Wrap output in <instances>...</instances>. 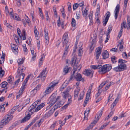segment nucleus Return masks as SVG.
<instances>
[{
    "label": "nucleus",
    "instance_id": "20",
    "mask_svg": "<svg viewBox=\"0 0 130 130\" xmlns=\"http://www.w3.org/2000/svg\"><path fill=\"white\" fill-rule=\"evenodd\" d=\"M30 116L31 115L29 114H28L21 120V123L25 122L27 121L28 120L30 119Z\"/></svg>",
    "mask_w": 130,
    "mask_h": 130
},
{
    "label": "nucleus",
    "instance_id": "62",
    "mask_svg": "<svg viewBox=\"0 0 130 130\" xmlns=\"http://www.w3.org/2000/svg\"><path fill=\"white\" fill-rule=\"evenodd\" d=\"M16 126V124L15 123H14L12 125L10 126L9 128V129L10 130H11L13 128L15 127V126Z\"/></svg>",
    "mask_w": 130,
    "mask_h": 130
},
{
    "label": "nucleus",
    "instance_id": "21",
    "mask_svg": "<svg viewBox=\"0 0 130 130\" xmlns=\"http://www.w3.org/2000/svg\"><path fill=\"white\" fill-rule=\"evenodd\" d=\"M118 65L119 66V68H120L121 71L126 70L127 69L126 65L125 64H119Z\"/></svg>",
    "mask_w": 130,
    "mask_h": 130
},
{
    "label": "nucleus",
    "instance_id": "25",
    "mask_svg": "<svg viewBox=\"0 0 130 130\" xmlns=\"http://www.w3.org/2000/svg\"><path fill=\"white\" fill-rule=\"evenodd\" d=\"M25 74L24 73H20L18 77H17L16 76V78H19L18 79H20V80H21V81H22L25 76Z\"/></svg>",
    "mask_w": 130,
    "mask_h": 130
},
{
    "label": "nucleus",
    "instance_id": "45",
    "mask_svg": "<svg viewBox=\"0 0 130 130\" xmlns=\"http://www.w3.org/2000/svg\"><path fill=\"white\" fill-rule=\"evenodd\" d=\"M109 123H105V124L102 125L101 127L99 129V130H102L103 129L105 128L106 127V126Z\"/></svg>",
    "mask_w": 130,
    "mask_h": 130
},
{
    "label": "nucleus",
    "instance_id": "31",
    "mask_svg": "<svg viewBox=\"0 0 130 130\" xmlns=\"http://www.w3.org/2000/svg\"><path fill=\"white\" fill-rule=\"evenodd\" d=\"M44 121V119L41 118L36 123L37 125H38V127H39L41 125V124Z\"/></svg>",
    "mask_w": 130,
    "mask_h": 130
},
{
    "label": "nucleus",
    "instance_id": "58",
    "mask_svg": "<svg viewBox=\"0 0 130 130\" xmlns=\"http://www.w3.org/2000/svg\"><path fill=\"white\" fill-rule=\"evenodd\" d=\"M69 105L67 103L66 104L63 106L61 108V109L63 110L67 108Z\"/></svg>",
    "mask_w": 130,
    "mask_h": 130
},
{
    "label": "nucleus",
    "instance_id": "35",
    "mask_svg": "<svg viewBox=\"0 0 130 130\" xmlns=\"http://www.w3.org/2000/svg\"><path fill=\"white\" fill-rule=\"evenodd\" d=\"M58 83V82H57V83H55L54 84H52V85L51 84V85L50 86L48 87L49 89H50L52 91H53L54 89V87Z\"/></svg>",
    "mask_w": 130,
    "mask_h": 130
},
{
    "label": "nucleus",
    "instance_id": "6",
    "mask_svg": "<svg viewBox=\"0 0 130 130\" xmlns=\"http://www.w3.org/2000/svg\"><path fill=\"white\" fill-rule=\"evenodd\" d=\"M93 72L90 70L86 69L85 71H84L83 74L85 75L89 76L90 78H92L93 76Z\"/></svg>",
    "mask_w": 130,
    "mask_h": 130
},
{
    "label": "nucleus",
    "instance_id": "4",
    "mask_svg": "<svg viewBox=\"0 0 130 130\" xmlns=\"http://www.w3.org/2000/svg\"><path fill=\"white\" fill-rule=\"evenodd\" d=\"M73 79H75V80L78 82H80L81 81L82 82H84V78L82 77V75L80 73L77 72L75 74Z\"/></svg>",
    "mask_w": 130,
    "mask_h": 130
},
{
    "label": "nucleus",
    "instance_id": "28",
    "mask_svg": "<svg viewBox=\"0 0 130 130\" xmlns=\"http://www.w3.org/2000/svg\"><path fill=\"white\" fill-rule=\"evenodd\" d=\"M95 41L94 40H93L90 47V50L91 51H93L94 49V45H95Z\"/></svg>",
    "mask_w": 130,
    "mask_h": 130
},
{
    "label": "nucleus",
    "instance_id": "17",
    "mask_svg": "<svg viewBox=\"0 0 130 130\" xmlns=\"http://www.w3.org/2000/svg\"><path fill=\"white\" fill-rule=\"evenodd\" d=\"M102 48L101 47H99L97 49V51L96 52V60H97L99 58V57L101 53Z\"/></svg>",
    "mask_w": 130,
    "mask_h": 130
},
{
    "label": "nucleus",
    "instance_id": "39",
    "mask_svg": "<svg viewBox=\"0 0 130 130\" xmlns=\"http://www.w3.org/2000/svg\"><path fill=\"white\" fill-rule=\"evenodd\" d=\"M114 71L116 72H119L121 71L120 68H119V65L117 67H115L113 69Z\"/></svg>",
    "mask_w": 130,
    "mask_h": 130
},
{
    "label": "nucleus",
    "instance_id": "3",
    "mask_svg": "<svg viewBox=\"0 0 130 130\" xmlns=\"http://www.w3.org/2000/svg\"><path fill=\"white\" fill-rule=\"evenodd\" d=\"M13 117V116L12 115H11L10 113H8L7 115H6L4 117V118L2 120L1 122H0V126H1L2 125H4L7 123L11 120Z\"/></svg>",
    "mask_w": 130,
    "mask_h": 130
},
{
    "label": "nucleus",
    "instance_id": "56",
    "mask_svg": "<svg viewBox=\"0 0 130 130\" xmlns=\"http://www.w3.org/2000/svg\"><path fill=\"white\" fill-rule=\"evenodd\" d=\"M123 57L125 59H127V55L126 52H124L122 54Z\"/></svg>",
    "mask_w": 130,
    "mask_h": 130
},
{
    "label": "nucleus",
    "instance_id": "32",
    "mask_svg": "<svg viewBox=\"0 0 130 130\" xmlns=\"http://www.w3.org/2000/svg\"><path fill=\"white\" fill-rule=\"evenodd\" d=\"M30 50L31 54L33 56L32 57V59L33 60H34V59H35V58L36 57V53H34V49H31V48Z\"/></svg>",
    "mask_w": 130,
    "mask_h": 130
},
{
    "label": "nucleus",
    "instance_id": "41",
    "mask_svg": "<svg viewBox=\"0 0 130 130\" xmlns=\"http://www.w3.org/2000/svg\"><path fill=\"white\" fill-rule=\"evenodd\" d=\"M90 110L89 109L88 110L85 111L84 112V115L85 116L84 118L85 119V118H87V117L88 116V114Z\"/></svg>",
    "mask_w": 130,
    "mask_h": 130
},
{
    "label": "nucleus",
    "instance_id": "1",
    "mask_svg": "<svg viewBox=\"0 0 130 130\" xmlns=\"http://www.w3.org/2000/svg\"><path fill=\"white\" fill-rule=\"evenodd\" d=\"M68 38V35L67 34H64L62 38V41H63V46L64 47V45H65L66 47H65V50L64 51L62 57H64L66 56L67 54L68 51L67 49L69 47V45L70 44L68 42L67 40Z\"/></svg>",
    "mask_w": 130,
    "mask_h": 130
},
{
    "label": "nucleus",
    "instance_id": "15",
    "mask_svg": "<svg viewBox=\"0 0 130 130\" xmlns=\"http://www.w3.org/2000/svg\"><path fill=\"white\" fill-rule=\"evenodd\" d=\"M120 5L118 4L117 5L115 11V18L116 19L117 18L118 14L120 10Z\"/></svg>",
    "mask_w": 130,
    "mask_h": 130
},
{
    "label": "nucleus",
    "instance_id": "10",
    "mask_svg": "<svg viewBox=\"0 0 130 130\" xmlns=\"http://www.w3.org/2000/svg\"><path fill=\"white\" fill-rule=\"evenodd\" d=\"M121 96V94L120 93H118L117 98L112 104L111 106V109H112L114 106H116V104L117 103L119 99L120 98Z\"/></svg>",
    "mask_w": 130,
    "mask_h": 130
},
{
    "label": "nucleus",
    "instance_id": "46",
    "mask_svg": "<svg viewBox=\"0 0 130 130\" xmlns=\"http://www.w3.org/2000/svg\"><path fill=\"white\" fill-rule=\"evenodd\" d=\"M106 70L107 72L109 71L111 69L112 66L110 65L106 64Z\"/></svg>",
    "mask_w": 130,
    "mask_h": 130
},
{
    "label": "nucleus",
    "instance_id": "12",
    "mask_svg": "<svg viewBox=\"0 0 130 130\" xmlns=\"http://www.w3.org/2000/svg\"><path fill=\"white\" fill-rule=\"evenodd\" d=\"M71 68L67 66H65L63 68V74L65 75L68 73L69 72L71 71Z\"/></svg>",
    "mask_w": 130,
    "mask_h": 130
},
{
    "label": "nucleus",
    "instance_id": "30",
    "mask_svg": "<svg viewBox=\"0 0 130 130\" xmlns=\"http://www.w3.org/2000/svg\"><path fill=\"white\" fill-rule=\"evenodd\" d=\"M101 65H99L98 66L96 65H92L91 66V68L94 70L96 69H99L101 67Z\"/></svg>",
    "mask_w": 130,
    "mask_h": 130
},
{
    "label": "nucleus",
    "instance_id": "27",
    "mask_svg": "<svg viewBox=\"0 0 130 130\" xmlns=\"http://www.w3.org/2000/svg\"><path fill=\"white\" fill-rule=\"evenodd\" d=\"M78 89L77 90H75L74 91V96L75 98H77L78 96V95L79 93L80 89H78V88L77 87Z\"/></svg>",
    "mask_w": 130,
    "mask_h": 130
},
{
    "label": "nucleus",
    "instance_id": "43",
    "mask_svg": "<svg viewBox=\"0 0 130 130\" xmlns=\"http://www.w3.org/2000/svg\"><path fill=\"white\" fill-rule=\"evenodd\" d=\"M83 12V15L84 17H86L87 14L88 10L85 9Z\"/></svg>",
    "mask_w": 130,
    "mask_h": 130
},
{
    "label": "nucleus",
    "instance_id": "47",
    "mask_svg": "<svg viewBox=\"0 0 130 130\" xmlns=\"http://www.w3.org/2000/svg\"><path fill=\"white\" fill-rule=\"evenodd\" d=\"M5 104H3L2 105V106H0V111L1 112H3L5 110V108L4 107V105Z\"/></svg>",
    "mask_w": 130,
    "mask_h": 130
},
{
    "label": "nucleus",
    "instance_id": "60",
    "mask_svg": "<svg viewBox=\"0 0 130 130\" xmlns=\"http://www.w3.org/2000/svg\"><path fill=\"white\" fill-rule=\"evenodd\" d=\"M11 76H9V77H8V82L10 83V84H11L12 83V79L11 78Z\"/></svg>",
    "mask_w": 130,
    "mask_h": 130
},
{
    "label": "nucleus",
    "instance_id": "11",
    "mask_svg": "<svg viewBox=\"0 0 130 130\" xmlns=\"http://www.w3.org/2000/svg\"><path fill=\"white\" fill-rule=\"evenodd\" d=\"M36 106V103H33L32 105L29 106L28 108V110H29V112H31L32 113L35 112L34 111L35 110V108Z\"/></svg>",
    "mask_w": 130,
    "mask_h": 130
},
{
    "label": "nucleus",
    "instance_id": "33",
    "mask_svg": "<svg viewBox=\"0 0 130 130\" xmlns=\"http://www.w3.org/2000/svg\"><path fill=\"white\" fill-rule=\"evenodd\" d=\"M117 58L115 56H113L111 57V61L112 62V63H116L117 61L116 60L117 59Z\"/></svg>",
    "mask_w": 130,
    "mask_h": 130
},
{
    "label": "nucleus",
    "instance_id": "23",
    "mask_svg": "<svg viewBox=\"0 0 130 130\" xmlns=\"http://www.w3.org/2000/svg\"><path fill=\"white\" fill-rule=\"evenodd\" d=\"M55 111V110H54V108H53V107L49 110L48 112L46 113V116L47 117H50L51 115H52L54 111Z\"/></svg>",
    "mask_w": 130,
    "mask_h": 130
},
{
    "label": "nucleus",
    "instance_id": "26",
    "mask_svg": "<svg viewBox=\"0 0 130 130\" xmlns=\"http://www.w3.org/2000/svg\"><path fill=\"white\" fill-rule=\"evenodd\" d=\"M52 91L48 87L46 90L44 92V95L43 96V97H44L45 96L46 94H47L52 92Z\"/></svg>",
    "mask_w": 130,
    "mask_h": 130
},
{
    "label": "nucleus",
    "instance_id": "37",
    "mask_svg": "<svg viewBox=\"0 0 130 130\" xmlns=\"http://www.w3.org/2000/svg\"><path fill=\"white\" fill-rule=\"evenodd\" d=\"M84 95V92H81L79 95V96L78 99V100L79 101L80 100L82 99L83 98Z\"/></svg>",
    "mask_w": 130,
    "mask_h": 130
},
{
    "label": "nucleus",
    "instance_id": "16",
    "mask_svg": "<svg viewBox=\"0 0 130 130\" xmlns=\"http://www.w3.org/2000/svg\"><path fill=\"white\" fill-rule=\"evenodd\" d=\"M64 103H62L61 101H60L57 102L53 107V108H54V110H55L57 108H60L63 104Z\"/></svg>",
    "mask_w": 130,
    "mask_h": 130
},
{
    "label": "nucleus",
    "instance_id": "18",
    "mask_svg": "<svg viewBox=\"0 0 130 130\" xmlns=\"http://www.w3.org/2000/svg\"><path fill=\"white\" fill-rule=\"evenodd\" d=\"M11 46L12 50L14 53L15 54L18 53L17 51L18 50V47H17L15 44H11Z\"/></svg>",
    "mask_w": 130,
    "mask_h": 130
},
{
    "label": "nucleus",
    "instance_id": "49",
    "mask_svg": "<svg viewBox=\"0 0 130 130\" xmlns=\"http://www.w3.org/2000/svg\"><path fill=\"white\" fill-rule=\"evenodd\" d=\"M128 18H127V22L128 23V26L127 27V30H129L130 28V21H129Z\"/></svg>",
    "mask_w": 130,
    "mask_h": 130
},
{
    "label": "nucleus",
    "instance_id": "51",
    "mask_svg": "<svg viewBox=\"0 0 130 130\" xmlns=\"http://www.w3.org/2000/svg\"><path fill=\"white\" fill-rule=\"evenodd\" d=\"M101 92H100V89H99L98 90V92L96 93V94L95 95V96L96 99H97L100 95Z\"/></svg>",
    "mask_w": 130,
    "mask_h": 130
},
{
    "label": "nucleus",
    "instance_id": "64",
    "mask_svg": "<svg viewBox=\"0 0 130 130\" xmlns=\"http://www.w3.org/2000/svg\"><path fill=\"white\" fill-rule=\"evenodd\" d=\"M69 97V98H68V101L67 103L69 105V104L71 103L72 102V100H71L72 97L71 95H70V96Z\"/></svg>",
    "mask_w": 130,
    "mask_h": 130
},
{
    "label": "nucleus",
    "instance_id": "19",
    "mask_svg": "<svg viewBox=\"0 0 130 130\" xmlns=\"http://www.w3.org/2000/svg\"><path fill=\"white\" fill-rule=\"evenodd\" d=\"M103 56V59H105L107 58L109 56V54L108 52L106 51H105L102 54Z\"/></svg>",
    "mask_w": 130,
    "mask_h": 130
},
{
    "label": "nucleus",
    "instance_id": "53",
    "mask_svg": "<svg viewBox=\"0 0 130 130\" xmlns=\"http://www.w3.org/2000/svg\"><path fill=\"white\" fill-rule=\"evenodd\" d=\"M40 105H39L35 109V110L34 111L35 112H36L40 110L41 108Z\"/></svg>",
    "mask_w": 130,
    "mask_h": 130
},
{
    "label": "nucleus",
    "instance_id": "7",
    "mask_svg": "<svg viewBox=\"0 0 130 130\" xmlns=\"http://www.w3.org/2000/svg\"><path fill=\"white\" fill-rule=\"evenodd\" d=\"M46 68H45L43 70L39 75L37 77V78L40 77L42 81H44L45 79L46 76V74H45L46 71Z\"/></svg>",
    "mask_w": 130,
    "mask_h": 130
},
{
    "label": "nucleus",
    "instance_id": "40",
    "mask_svg": "<svg viewBox=\"0 0 130 130\" xmlns=\"http://www.w3.org/2000/svg\"><path fill=\"white\" fill-rule=\"evenodd\" d=\"M80 4L77 3H75L73 6V9L74 10H75L79 6Z\"/></svg>",
    "mask_w": 130,
    "mask_h": 130
},
{
    "label": "nucleus",
    "instance_id": "22",
    "mask_svg": "<svg viewBox=\"0 0 130 130\" xmlns=\"http://www.w3.org/2000/svg\"><path fill=\"white\" fill-rule=\"evenodd\" d=\"M44 32L45 33V43L47 44L49 42L48 33L47 32H46L45 30H44Z\"/></svg>",
    "mask_w": 130,
    "mask_h": 130
},
{
    "label": "nucleus",
    "instance_id": "34",
    "mask_svg": "<svg viewBox=\"0 0 130 130\" xmlns=\"http://www.w3.org/2000/svg\"><path fill=\"white\" fill-rule=\"evenodd\" d=\"M5 73V71L3 70L2 68L1 67L0 69V77H2L4 75Z\"/></svg>",
    "mask_w": 130,
    "mask_h": 130
},
{
    "label": "nucleus",
    "instance_id": "9",
    "mask_svg": "<svg viewBox=\"0 0 130 130\" xmlns=\"http://www.w3.org/2000/svg\"><path fill=\"white\" fill-rule=\"evenodd\" d=\"M110 15V12L108 11L107 13L105 14V16H106L105 19L103 22V25L105 26L107 24Z\"/></svg>",
    "mask_w": 130,
    "mask_h": 130
},
{
    "label": "nucleus",
    "instance_id": "55",
    "mask_svg": "<svg viewBox=\"0 0 130 130\" xmlns=\"http://www.w3.org/2000/svg\"><path fill=\"white\" fill-rule=\"evenodd\" d=\"M24 60L22 59H19L18 60V63L19 64H21L23 63Z\"/></svg>",
    "mask_w": 130,
    "mask_h": 130
},
{
    "label": "nucleus",
    "instance_id": "50",
    "mask_svg": "<svg viewBox=\"0 0 130 130\" xmlns=\"http://www.w3.org/2000/svg\"><path fill=\"white\" fill-rule=\"evenodd\" d=\"M23 50L24 52V53L26 54V52L27 51V49L26 47V45L25 44L24 46L23 45Z\"/></svg>",
    "mask_w": 130,
    "mask_h": 130
},
{
    "label": "nucleus",
    "instance_id": "61",
    "mask_svg": "<svg viewBox=\"0 0 130 130\" xmlns=\"http://www.w3.org/2000/svg\"><path fill=\"white\" fill-rule=\"evenodd\" d=\"M106 84V83H102L98 87V89H100L101 88H102L103 86L105 85Z\"/></svg>",
    "mask_w": 130,
    "mask_h": 130
},
{
    "label": "nucleus",
    "instance_id": "48",
    "mask_svg": "<svg viewBox=\"0 0 130 130\" xmlns=\"http://www.w3.org/2000/svg\"><path fill=\"white\" fill-rule=\"evenodd\" d=\"M100 6H97V8L96 9V11L95 13V15H97V16L99 14V13L100 12Z\"/></svg>",
    "mask_w": 130,
    "mask_h": 130
},
{
    "label": "nucleus",
    "instance_id": "59",
    "mask_svg": "<svg viewBox=\"0 0 130 130\" xmlns=\"http://www.w3.org/2000/svg\"><path fill=\"white\" fill-rule=\"evenodd\" d=\"M78 53L79 56H81L82 54V49H79L78 51Z\"/></svg>",
    "mask_w": 130,
    "mask_h": 130
},
{
    "label": "nucleus",
    "instance_id": "52",
    "mask_svg": "<svg viewBox=\"0 0 130 130\" xmlns=\"http://www.w3.org/2000/svg\"><path fill=\"white\" fill-rule=\"evenodd\" d=\"M91 92L90 91H88L87 92L86 94V99H89V97H90V94Z\"/></svg>",
    "mask_w": 130,
    "mask_h": 130
},
{
    "label": "nucleus",
    "instance_id": "8",
    "mask_svg": "<svg viewBox=\"0 0 130 130\" xmlns=\"http://www.w3.org/2000/svg\"><path fill=\"white\" fill-rule=\"evenodd\" d=\"M77 70V66H74L73 67V69L71 73V75L70 77V78L68 80V81L70 82L73 79L74 75L75 72Z\"/></svg>",
    "mask_w": 130,
    "mask_h": 130
},
{
    "label": "nucleus",
    "instance_id": "38",
    "mask_svg": "<svg viewBox=\"0 0 130 130\" xmlns=\"http://www.w3.org/2000/svg\"><path fill=\"white\" fill-rule=\"evenodd\" d=\"M127 62V61L121 59H119L118 60V63L122 64H125L124 63Z\"/></svg>",
    "mask_w": 130,
    "mask_h": 130
},
{
    "label": "nucleus",
    "instance_id": "44",
    "mask_svg": "<svg viewBox=\"0 0 130 130\" xmlns=\"http://www.w3.org/2000/svg\"><path fill=\"white\" fill-rule=\"evenodd\" d=\"M34 33L36 38L38 40L39 39L38 35L39 34V32L38 31H34Z\"/></svg>",
    "mask_w": 130,
    "mask_h": 130
},
{
    "label": "nucleus",
    "instance_id": "42",
    "mask_svg": "<svg viewBox=\"0 0 130 130\" xmlns=\"http://www.w3.org/2000/svg\"><path fill=\"white\" fill-rule=\"evenodd\" d=\"M71 24L72 26L73 27H75L76 26V22L75 19L73 18L72 19Z\"/></svg>",
    "mask_w": 130,
    "mask_h": 130
},
{
    "label": "nucleus",
    "instance_id": "57",
    "mask_svg": "<svg viewBox=\"0 0 130 130\" xmlns=\"http://www.w3.org/2000/svg\"><path fill=\"white\" fill-rule=\"evenodd\" d=\"M119 50L121 52L123 51V45H119Z\"/></svg>",
    "mask_w": 130,
    "mask_h": 130
},
{
    "label": "nucleus",
    "instance_id": "63",
    "mask_svg": "<svg viewBox=\"0 0 130 130\" xmlns=\"http://www.w3.org/2000/svg\"><path fill=\"white\" fill-rule=\"evenodd\" d=\"M15 19L16 20L20 21L21 19L19 17V16L17 15H15Z\"/></svg>",
    "mask_w": 130,
    "mask_h": 130
},
{
    "label": "nucleus",
    "instance_id": "13",
    "mask_svg": "<svg viewBox=\"0 0 130 130\" xmlns=\"http://www.w3.org/2000/svg\"><path fill=\"white\" fill-rule=\"evenodd\" d=\"M41 85L39 84L36 87L31 91V93L32 95H34L36 93L37 91L39 90V88L41 87Z\"/></svg>",
    "mask_w": 130,
    "mask_h": 130
},
{
    "label": "nucleus",
    "instance_id": "29",
    "mask_svg": "<svg viewBox=\"0 0 130 130\" xmlns=\"http://www.w3.org/2000/svg\"><path fill=\"white\" fill-rule=\"evenodd\" d=\"M44 57L43 55H42L41 58L40 59V61L39 63V67H40V66L43 63V61L44 60Z\"/></svg>",
    "mask_w": 130,
    "mask_h": 130
},
{
    "label": "nucleus",
    "instance_id": "14",
    "mask_svg": "<svg viewBox=\"0 0 130 130\" xmlns=\"http://www.w3.org/2000/svg\"><path fill=\"white\" fill-rule=\"evenodd\" d=\"M106 65H104L102 66L101 68L98 70V72L100 73L102 72V73H105L107 72L106 70Z\"/></svg>",
    "mask_w": 130,
    "mask_h": 130
},
{
    "label": "nucleus",
    "instance_id": "2",
    "mask_svg": "<svg viewBox=\"0 0 130 130\" xmlns=\"http://www.w3.org/2000/svg\"><path fill=\"white\" fill-rule=\"evenodd\" d=\"M60 97V96H58L56 97V95L54 94H52L48 99V103H47L49 104V106L51 107L58 100Z\"/></svg>",
    "mask_w": 130,
    "mask_h": 130
},
{
    "label": "nucleus",
    "instance_id": "36",
    "mask_svg": "<svg viewBox=\"0 0 130 130\" xmlns=\"http://www.w3.org/2000/svg\"><path fill=\"white\" fill-rule=\"evenodd\" d=\"M112 26L111 25H109L108 26V28L107 31V33L110 34V33L112 31Z\"/></svg>",
    "mask_w": 130,
    "mask_h": 130
},
{
    "label": "nucleus",
    "instance_id": "24",
    "mask_svg": "<svg viewBox=\"0 0 130 130\" xmlns=\"http://www.w3.org/2000/svg\"><path fill=\"white\" fill-rule=\"evenodd\" d=\"M8 84V83L6 81H4L2 82L1 84V86L2 88H5L6 89H7V86Z\"/></svg>",
    "mask_w": 130,
    "mask_h": 130
},
{
    "label": "nucleus",
    "instance_id": "54",
    "mask_svg": "<svg viewBox=\"0 0 130 130\" xmlns=\"http://www.w3.org/2000/svg\"><path fill=\"white\" fill-rule=\"evenodd\" d=\"M9 14L10 15V18L11 19H14L15 15H13V12L11 11L9 13Z\"/></svg>",
    "mask_w": 130,
    "mask_h": 130
},
{
    "label": "nucleus",
    "instance_id": "5",
    "mask_svg": "<svg viewBox=\"0 0 130 130\" xmlns=\"http://www.w3.org/2000/svg\"><path fill=\"white\" fill-rule=\"evenodd\" d=\"M79 62L77 60L76 57L74 55L73 56L71 59V60L70 62V64L71 66H77V64Z\"/></svg>",
    "mask_w": 130,
    "mask_h": 130
}]
</instances>
